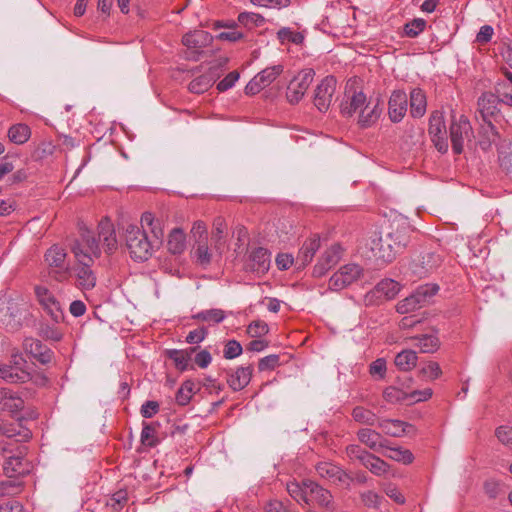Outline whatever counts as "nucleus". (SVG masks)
Returning a JSON list of instances; mask_svg holds the SVG:
<instances>
[{
  "label": "nucleus",
  "instance_id": "obj_1",
  "mask_svg": "<svg viewBox=\"0 0 512 512\" xmlns=\"http://www.w3.org/2000/svg\"><path fill=\"white\" fill-rule=\"evenodd\" d=\"M101 247L107 254H112L118 247L114 226L108 218L99 222L97 237L87 227L80 226V237L70 245L71 252L78 263L75 274L77 285L81 290H91L96 285L97 278L91 265L100 257Z\"/></svg>",
  "mask_w": 512,
  "mask_h": 512
},
{
  "label": "nucleus",
  "instance_id": "obj_2",
  "mask_svg": "<svg viewBox=\"0 0 512 512\" xmlns=\"http://www.w3.org/2000/svg\"><path fill=\"white\" fill-rule=\"evenodd\" d=\"M125 242L131 258L135 261L143 262L151 257L154 244L149 240L146 232L139 226H127Z\"/></svg>",
  "mask_w": 512,
  "mask_h": 512
},
{
  "label": "nucleus",
  "instance_id": "obj_3",
  "mask_svg": "<svg viewBox=\"0 0 512 512\" xmlns=\"http://www.w3.org/2000/svg\"><path fill=\"white\" fill-rule=\"evenodd\" d=\"M394 236L400 238V231L388 232L385 237L381 233H374L371 236L368 245L376 259L385 263L391 262L395 255L404 248V243L401 241H394V245H391Z\"/></svg>",
  "mask_w": 512,
  "mask_h": 512
},
{
  "label": "nucleus",
  "instance_id": "obj_4",
  "mask_svg": "<svg viewBox=\"0 0 512 512\" xmlns=\"http://www.w3.org/2000/svg\"><path fill=\"white\" fill-rule=\"evenodd\" d=\"M452 149L455 154H461L466 143L473 137V130L468 118L464 115H452L449 128Z\"/></svg>",
  "mask_w": 512,
  "mask_h": 512
},
{
  "label": "nucleus",
  "instance_id": "obj_5",
  "mask_svg": "<svg viewBox=\"0 0 512 512\" xmlns=\"http://www.w3.org/2000/svg\"><path fill=\"white\" fill-rule=\"evenodd\" d=\"M364 276L363 268L355 263L346 264L339 268L329 279V288L334 291H339Z\"/></svg>",
  "mask_w": 512,
  "mask_h": 512
},
{
  "label": "nucleus",
  "instance_id": "obj_6",
  "mask_svg": "<svg viewBox=\"0 0 512 512\" xmlns=\"http://www.w3.org/2000/svg\"><path fill=\"white\" fill-rule=\"evenodd\" d=\"M315 72L311 68L300 71L289 83L286 91L287 100L291 104L298 103L306 93L314 79Z\"/></svg>",
  "mask_w": 512,
  "mask_h": 512
},
{
  "label": "nucleus",
  "instance_id": "obj_7",
  "mask_svg": "<svg viewBox=\"0 0 512 512\" xmlns=\"http://www.w3.org/2000/svg\"><path fill=\"white\" fill-rule=\"evenodd\" d=\"M428 133L435 148L442 154L448 151L447 131L441 112L434 111L429 119Z\"/></svg>",
  "mask_w": 512,
  "mask_h": 512
},
{
  "label": "nucleus",
  "instance_id": "obj_8",
  "mask_svg": "<svg viewBox=\"0 0 512 512\" xmlns=\"http://www.w3.org/2000/svg\"><path fill=\"white\" fill-rule=\"evenodd\" d=\"M66 257V251L57 245L49 248L45 254V261L48 266L57 269L53 275L57 281H64L70 275V266L66 263Z\"/></svg>",
  "mask_w": 512,
  "mask_h": 512
},
{
  "label": "nucleus",
  "instance_id": "obj_9",
  "mask_svg": "<svg viewBox=\"0 0 512 512\" xmlns=\"http://www.w3.org/2000/svg\"><path fill=\"white\" fill-rule=\"evenodd\" d=\"M337 81L333 76L325 77L316 87L314 105L320 112H326L333 99Z\"/></svg>",
  "mask_w": 512,
  "mask_h": 512
},
{
  "label": "nucleus",
  "instance_id": "obj_10",
  "mask_svg": "<svg viewBox=\"0 0 512 512\" xmlns=\"http://www.w3.org/2000/svg\"><path fill=\"white\" fill-rule=\"evenodd\" d=\"M316 471L321 478L338 486L348 487L352 482V477L346 471L330 462L318 463Z\"/></svg>",
  "mask_w": 512,
  "mask_h": 512
},
{
  "label": "nucleus",
  "instance_id": "obj_11",
  "mask_svg": "<svg viewBox=\"0 0 512 512\" xmlns=\"http://www.w3.org/2000/svg\"><path fill=\"white\" fill-rule=\"evenodd\" d=\"M227 59H222L217 63L213 64L207 73L193 79L189 83V91L195 94H201L206 92L220 76L222 68L226 65Z\"/></svg>",
  "mask_w": 512,
  "mask_h": 512
},
{
  "label": "nucleus",
  "instance_id": "obj_12",
  "mask_svg": "<svg viewBox=\"0 0 512 512\" xmlns=\"http://www.w3.org/2000/svg\"><path fill=\"white\" fill-rule=\"evenodd\" d=\"M271 263L270 252L263 247L253 249L246 260L245 269L258 275L265 274Z\"/></svg>",
  "mask_w": 512,
  "mask_h": 512
},
{
  "label": "nucleus",
  "instance_id": "obj_13",
  "mask_svg": "<svg viewBox=\"0 0 512 512\" xmlns=\"http://www.w3.org/2000/svg\"><path fill=\"white\" fill-rule=\"evenodd\" d=\"M307 488L310 502L314 501L319 507L324 509L325 512H334L336 510V504L329 490L312 480L309 481Z\"/></svg>",
  "mask_w": 512,
  "mask_h": 512
},
{
  "label": "nucleus",
  "instance_id": "obj_14",
  "mask_svg": "<svg viewBox=\"0 0 512 512\" xmlns=\"http://www.w3.org/2000/svg\"><path fill=\"white\" fill-rule=\"evenodd\" d=\"M35 293L38 298V301L47 311V313L51 316V318L55 322H59L62 319L63 314L60 304L56 300L54 295L44 286H37L35 288Z\"/></svg>",
  "mask_w": 512,
  "mask_h": 512
},
{
  "label": "nucleus",
  "instance_id": "obj_15",
  "mask_svg": "<svg viewBox=\"0 0 512 512\" xmlns=\"http://www.w3.org/2000/svg\"><path fill=\"white\" fill-rule=\"evenodd\" d=\"M407 95L402 90L393 91L388 103V114L392 122H400L407 112Z\"/></svg>",
  "mask_w": 512,
  "mask_h": 512
},
{
  "label": "nucleus",
  "instance_id": "obj_16",
  "mask_svg": "<svg viewBox=\"0 0 512 512\" xmlns=\"http://www.w3.org/2000/svg\"><path fill=\"white\" fill-rule=\"evenodd\" d=\"M341 258V247L334 244L329 247L319 258L317 264L314 266V276H323L332 266L336 265Z\"/></svg>",
  "mask_w": 512,
  "mask_h": 512
},
{
  "label": "nucleus",
  "instance_id": "obj_17",
  "mask_svg": "<svg viewBox=\"0 0 512 512\" xmlns=\"http://www.w3.org/2000/svg\"><path fill=\"white\" fill-rule=\"evenodd\" d=\"M21 357H14V365H0V378L10 383L25 382L30 375L25 372L21 365L24 364Z\"/></svg>",
  "mask_w": 512,
  "mask_h": 512
},
{
  "label": "nucleus",
  "instance_id": "obj_18",
  "mask_svg": "<svg viewBox=\"0 0 512 512\" xmlns=\"http://www.w3.org/2000/svg\"><path fill=\"white\" fill-rule=\"evenodd\" d=\"M500 103L496 94L491 92L483 93L478 99V111L486 123L490 124V118L498 114Z\"/></svg>",
  "mask_w": 512,
  "mask_h": 512
},
{
  "label": "nucleus",
  "instance_id": "obj_19",
  "mask_svg": "<svg viewBox=\"0 0 512 512\" xmlns=\"http://www.w3.org/2000/svg\"><path fill=\"white\" fill-rule=\"evenodd\" d=\"M22 451L17 456H9L4 464L3 471L8 478H14L28 474L31 469V465L28 460H25L22 456Z\"/></svg>",
  "mask_w": 512,
  "mask_h": 512
},
{
  "label": "nucleus",
  "instance_id": "obj_20",
  "mask_svg": "<svg viewBox=\"0 0 512 512\" xmlns=\"http://www.w3.org/2000/svg\"><path fill=\"white\" fill-rule=\"evenodd\" d=\"M253 367L248 365L246 367H238L235 371L228 370L227 383L234 391L244 389L251 381Z\"/></svg>",
  "mask_w": 512,
  "mask_h": 512
},
{
  "label": "nucleus",
  "instance_id": "obj_21",
  "mask_svg": "<svg viewBox=\"0 0 512 512\" xmlns=\"http://www.w3.org/2000/svg\"><path fill=\"white\" fill-rule=\"evenodd\" d=\"M367 99L363 92H353L345 94V99L341 103V113L345 117H352L355 113H360Z\"/></svg>",
  "mask_w": 512,
  "mask_h": 512
},
{
  "label": "nucleus",
  "instance_id": "obj_22",
  "mask_svg": "<svg viewBox=\"0 0 512 512\" xmlns=\"http://www.w3.org/2000/svg\"><path fill=\"white\" fill-rule=\"evenodd\" d=\"M213 37L210 33L204 30H194L186 33L182 38V43L188 49L198 51L211 44Z\"/></svg>",
  "mask_w": 512,
  "mask_h": 512
},
{
  "label": "nucleus",
  "instance_id": "obj_23",
  "mask_svg": "<svg viewBox=\"0 0 512 512\" xmlns=\"http://www.w3.org/2000/svg\"><path fill=\"white\" fill-rule=\"evenodd\" d=\"M24 349L42 364H47L52 359V351L47 348L40 340L26 338L24 340Z\"/></svg>",
  "mask_w": 512,
  "mask_h": 512
},
{
  "label": "nucleus",
  "instance_id": "obj_24",
  "mask_svg": "<svg viewBox=\"0 0 512 512\" xmlns=\"http://www.w3.org/2000/svg\"><path fill=\"white\" fill-rule=\"evenodd\" d=\"M358 440L369 449L380 452V449L386 447V441L382 435L370 428H361L357 431Z\"/></svg>",
  "mask_w": 512,
  "mask_h": 512
},
{
  "label": "nucleus",
  "instance_id": "obj_25",
  "mask_svg": "<svg viewBox=\"0 0 512 512\" xmlns=\"http://www.w3.org/2000/svg\"><path fill=\"white\" fill-rule=\"evenodd\" d=\"M24 407L22 398L13 394L10 390L0 388V409L16 416Z\"/></svg>",
  "mask_w": 512,
  "mask_h": 512
},
{
  "label": "nucleus",
  "instance_id": "obj_26",
  "mask_svg": "<svg viewBox=\"0 0 512 512\" xmlns=\"http://www.w3.org/2000/svg\"><path fill=\"white\" fill-rule=\"evenodd\" d=\"M226 230L227 224L225 219L221 216L216 217L213 221L211 239L213 241L215 251L220 255L226 247Z\"/></svg>",
  "mask_w": 512,
  "mask_h": 512
},
{
  "label": "nucleus",
  "instance_id": "obj_27",
  "mask_svg": "<svg viewBox=\"0 0 512 512\" xmlns=\"http://www.w3.org/2000/svg\"><path fill=\"white\" fill-rule=\"evenodd\" d=\"M319 248L320 239L318 237L315 236L306 240L300 248L296 258V263L299 265V267L307 266L312 261L315 253Z\"/></svg>",
  "mask_w": 512,
  "mask_h": 512
},
{
  "label": "nucleus",
  "instance_id": "obj_28",
  "mask_svg": "<svg viewBox=\"0 0 512 512\" xmlns=\"http://www.w3.org/2000/svg\"><path fill=\"white\" fill-rule=\"evenodd\" d=\"M378 426L382 431L392 437H401L409 432L412 425L395 419H383L378 422Z\"/></svg>",
  "mask_w": 512,
  "mask_h": 512
},
{
  "label": "nucleus",
  "instance_id": "obj_29",
  "mask_svg": "<svg viewBox=\"0 0 512 512\" xmlns=\"http://www.w3.org/2000/svg\"><path fill=\"white\" fill-rule=\"evenodd\" d=\"M427 101L424 92L420 88H414L410 92V113L414 118L422 117L426 112Z\"/></svg>",
  "mask_w": 512,
  "mask_h": 512
},
{
  "label": "nucleus",
  "instance_id": "obj_30",
  "mask_svg": "<svg viewBox=\"0 0 512 512\" xmlns=\"http://www.w3.org/2000/svg\"><path fill=\"white\" fill-rule=\"evenodd\" d=\"M411 340L415 342L414 346L418 347L422 353H434L440 346L438 337L433 334L415 336Z\"/></svg>",
  "mask_w": 512,
  "mask_h": 512
},
{
  "label": "nucleus",
  "instance_id": "obj_31",
  "mask_svg": "<svg viewBox=\"0 0 512 512\" xmlns=\"http://www.w3.org/2000/svg\"><path fill=\"white\" fill-rule=\"evenodd\" d=\"M167 247L172 254H181L186 248V236L182 229L174 228L168 237Z\"/></svg>",
  "mask_w": 512,
  "mask_h": 512
},
{
  "label": "nucleus",
  "instance_id": "obj_32",
  "mask_svg": "<svg viewBox=\"0 0 512 512\" xmlns=\"http://www.w3.org/2000/svg\"><path fill=\"white\" fill-rule=\"evenodd\" d=\"M310 480H303L301 483L290 481L287 483V492L297 502L303 501L305 504H310L308 498V483Z\"/></svg>",
  "mask_w": 512,
  "mask_h": 512
},
{
  "label": "nucleus",
  "instance_id": "obj_33",
  "mask_svg": "<svg viewBox=\"0 0 512 512\" xmlns=\"http://www.w3.org/2000/svg\"><path fill=\"white\" fill-rule=\"evenodd\" d=\"M500 167L512 177V142L503 140L498 147Z\"/></svg>",
  "mask_w": 512,
  "mask_h": 512
},
{
  "label": "nucleus",
  "instance_id": "obj_34",
  "mask_svg": "<svg viewBox=\"0 0 512 512\" xmlns=\"http://www.w3.org/2000/svg\"><path fill=\"white\" fill-rule=\"evenodd\" d=\"M380 114L381 110L378 108L377 104L371 106L370 103L366 102L359 113L358 124L362 128L369 127L378 120Z\"/></svg>",
  "mask_w": 512,
  "mask_h": 512
},
{
  "label": "nucleus",
  "instance_id": "obj_35",
  "mask_svg": "<svg viewBox=\"0 0 512 512\" xmlns=\"http://www.w3.org/2000/svg\"><path fill=\"white\" fill-rule=\"evenodd\" d=\"M417 354L414 350H403L395 357V365L402 371H410L417 364Z\"/></svg>",
  "mask_w": 512,
  "mask_h": 512
},
{
  "label": "nucleus",
  "instance_id": "obj_36",
  "mask_svg": "<svg viewBox=\"0 0 512 512\" xmlns=\"http://www.w3.org/2000/svg\"><path fill=\"white\" fill-rule=\"evenodd\" d=\"M351 415L354 421L362 425L374 426L379 422L373 411L362 406L353 408Z\"/></svg>",
  "mask_w": 512,
  "mask_h": 512
},
{
  "label": "nucleus",
  "instance_id": "obj_37",
  "mask_svg": "<svg viewBox=\"0 0 512 512\" xmlns=\"http://www.w3.org/2000/svg\"><path fill=\"white\" fill-rule=\"evenodd\" d=\"M31 130L26 124H15L8 131L9 140L15 144H24L30 138Z\"/></svg>",
  "mask_w": 512,
  "mask_h": 512
},
{
  "label": "nucleus",
  "instance_id": "obj_38",
  "mask_svg": "<svg viewBox=\"0 0 512 512\" xmlns=\"http://www.w3.org/2000/svg\"><path fill=\"white\" fill-rule=\"evenodd\" d=\"M192 254L196 263L202 267H207L211 263L212 253L210 252L207 242L204 240L197 241Z\"/></svg>",
  "mask_w": 512,
  "mask_h": 512
},
{
  "label": "nucleus",
  "instance_id": "obj_39",
  "mask_svg": "<svg viewBox=\"0 0 512 512\" xmlns=\"http://www.w3.org/2000/svg\"><path fill=\"white\" fill-rule=\"evenodd\" d=\"M284 67L280 64L263 69L255 77L263 88L269 86L283 72Z\"/></svg>",
  "mask_w": 512,
  "mask_h": 512
},
{
  "label": "nucleus",
  "instance_id": "obj_40",
  "mask_svg": "<svg viewBox=\"0 0 512 512\" xmlns=\"http://www.w3.org/2000/svg\"><path fill=\"white\" fill-rule=\"evenodd\" d=\"M196 348H190L189 350H169L168 357L174 361L176 367L180 370H185L188 367L191 354L195 352Z\"/></svg>",
  "mask_w": 512,
  "mask_h": 512
},
{
  "label": "nucleus",
  "instance_id": "obj_41",
  "mask_svg": "<svg viewBox=\"0 0 512 512\" xmlns=\"http://www.w3.org/2000/svg\"><path fill=\"white\" fill-rule=\"evenodd\" d=\"M375 289L385 299H392L400 291V286L398 282L392 279H384L377 284Z\"/></svg>",
  "mask_w": 512,
  "mask_h": 512
},
{
  "label": "nucleus",
  "instance_id": "obj_42",
  "mask_svg": "<svg viewBox=\"0 0 512 512\" xmlns=\"http://www.w3.org/2000/svg\"><path fill=\"white\" fill-rule=\"evenodd\" d=\"M386 452L383 453L385 457H388L394 461L402 462L404 464L412 463L414 457L410 450L403 449L401 447L391 448L386 445Z\"/></svg>",
  "mask_w": 512,
  "mask_h": 512
},
{
  "label": "nucleus",
  "instance_id": "obj_43",
  "mask_svg": "<svg viewBox=\"0 0 512 512\" xmlns=\"http://www.w3.org/2000/svg\"><path fill=\"white\" fill-rule=\"evenodd\" d=\"M362 465L369 469L371 473L377 476L386 474L389 469V465L384 460L373 454H370V456H368Z\"/></svg>",
  "mask_w": 512,
  "mask_h": 512
},
{
  "label": "nucleus",
  "instance_id": "obj_44",
  "mask_svg": "<svg viewBox=\"0 0 512 512\" xmlns=\"http://www.w3.org/2000/svg\"><path fill=\"white\" fill-rule=\"evenodd\" d=\"M127 502L128 492L124 489H120L106 499V506L110 508L112 512H118Z\"/></svg>",
  "mask_w": 512,
  "mask_h": 512
},
{
  "label": "nucleus",
  "instance_id": "obj_45",
  "mask_svg": "<svg viewBox=\"0 0 512 512\" xmlns=\"http://www.w3.org/2000/svg\"><path fill=\"white\" fill-rule=\"evenodd\" d=\"M225 317V312L221 309L203 310L193 315V319L216 324L222 322Z\"/></svg>",
  "mask_w": 512,
  "mask_h": 512
},
{
  "label": "nucleus",
  "instance_id": "obj_46",
  "mask_svg": "<svg viewBox=\"0 0 512 512\" xmlns=\"http://www.w3.org/2000/svg\"><path fill=\"white\" fill-rule=\"evenodd\" d=\"M238 22L249 28L252 29L254 27L262 26L265 22V19L262 15L253 13V12H242L238 16Z\"/></svg>",
  "mask_w": 512,
  "mask_h": 512
},
{
  "label": "nucleus",
  "instance_id": "obj_47",
  "mask_svg": "<svg viewBox=\"0 0 512 512\" xmlns=\"http://www.w3.org/2000/svg\"><path fill=\"white\" fill-rule=\"evenodd\" d=\"M438 290H439V286L437 284L428 283V284L419 286L416 289V291L414 292V294L420 301V304H422L424 306L426 303L429 302V300L434 295H436Z\"/></svg>",
  "mask_w": 512,
  "mask_h": 512
},
{
  "label": "nucleus",
  "instance_id": "obj_48",
  "mask_svg": "<svg viewBox=\"0 0 512 512\" xmlns=\"http://www.w3.org/2000/svg\"><path fill=\"white\" fill-rule=\"evenodd\" d=\"M419 375L425 381L437 379L441 374V368L437 362L429 361L419 369Z\"/></svg>",
  "mask_w": 512,
  "mask_h": 512
},
{
  "label": "nucleus",
  "instance_id": "obj_49",
  "mask_svg": "<svg viewBox=\"0 0 512 512\" xmlns=\"http://www.w3.org/2000/svg\"><path fill=\"white\" fill-rule=\"evenodd\" d=\"M423 305L420 304V301L416 297V295L413 293L410 296L406 297L405 299L401 300L397 306V312L400 314H407L410 312L415 311L416 309L422 307Z\"/></svg>",
  "mask_w": 512,
  "mask_h": 512
},
{
  "label": "nucleus",
  "instance_id": "obj_50",
  "mask_svg": "<svg viewBox=\"0 0 512 512\" xmlns=\"http://www.w3.org/2000/svg\"><path fill=\"white\" fill-rule=\"evenodd\" d=\"M141 443L143 445L154 447L158 444V439L156 437V428L152 423H143V428L141 431Z\"/></svg>",
  "mask_w": 512,
  "mask_h": 512
},
{
  "label": "nucleus",
  "instance_id": "obj_51",
  "mask_svg": "<svg viewBox=\"0 0 512 512\" xmlns=\"http://www.w3.org/2000/svg\"><path fill=\"white\" fill-rule=\"evenodd\" d=\"M383 397L389 403H398L408 400V392L395 386H389L384 390Z\"/></svg>",
  "mask_w": 512,
  "mask_h": 512
},
{
  "label": "nucleus",
  "instance_id": "obj_52",
  "mask_svg": "<svg viewBox=\"0 0 512 512\" xmlns=\"http://www.w3.org/2000/svg\"><path fill=\"white\" fill-rule=\"evenodd\" d=\"M21 490L22 485L18 480L9 478L6 481L0 482V497L17 495Z\"/></svg>",
  "mask_w": 512,
  "mask_h": 512
},
{
  "label": "nucleus",
  "instance_id": "obj_53",
  "mask_svg": "<svg viewBox=\"0 0 512 512\" xmlns=\"http://www.w3.org/2000/svg\"><path fill=\"white\" fill-rule=\"evenodd\" d=\"M495 92L501 103L512 106V86H508L506 82H498Z\"/></svg>",
  "mask_w": 512,
  "mask_h": 512
},
{
  "label": "nucleus",
  "instance_id": "obj_54",
  "mask_svg": "<svg viewBox=\"0 0 512 512\" xmlns=\"http://www.w3.org/2000/svg\"><path fill=\"white\" fill-rule=\"evenodd\" d=\"M426 27V21L422 18H416L408 22L404 26L406 36L414 38L418 36Z\"/></svg>",
  "mask_w": 512,
  "mask_h": 512
},
{
  "label": "nucleus",
  "instance_id": "obj_55",
  "mask_svg": "<svg viewBox=\"0 0 512 512\" xmlns=\"http://www.w3.org/2000/svg\"><path fill=\"white\" fill-rule=\"evenodd\" d=\"M278 39L281 42H291L294 44H301L304 41V36L300 32L292 31L290 28H281L277 33Z\"/></svg>",
  "mask_w": 512,
  "mask_h": 512
},
{
  "label": "nucleus",
  "instance_id": "obj_56",
  "mask_svg": "<svg viewBox=\"0 0 512 512\" xmlns=\"http://www.w3.org/2000/svg\"><path fill=\"white\" fill-rule=\"evenodd\" d=\"M193 386L194 384L192 382L186 381L178 389L176 393V402L179 405L184 406L189 403L193 393Z\"/></svg>",
  "mask_w": 512,
  "mask_h": 512
},
{
  "label": "nucleus",
  "instance_id": "obj_57",
  "mask_svg": "<svg viewBox=\"0 0 512 512\" xmlns=\"http://www.w3.org/2000/svg\"><path fill=\"white\" fill-rule=\"evenodd\" d=\"M346 454L351 460H359L363 464L371 453L357 444H351L346 447Z\"/></svg>",
  "mask_w": 512,
  "mask_h": 512
},
{
  "label": "nucleus",
  "instance_id": "obj_58",
  "mask_svg": "<svg viewBox=\"0 0 512 512\" xmlns=\"http://www.w3.org/2000/svg\"><path fill=\"white\" fill-rule=\"evenodd\" d=\"M269 331V327L266 322L261 320L253 321L247 328V333L252 338H260L266 335Z\"/></svg>",
  "mask_w": 512,
  "mask_h": 512
},
{
  "label": "nucleus",
  "instance_id": "obj_59",
  "mask_svg": "<svg viewBox=\"0 0 512 512\" xmlns=\"http://www.w3.org/2000/svg\"><path fill=\"white\" fill-rule=\"evenodd\" d=\"M253 5L273 8V9H282L286 8L291 4V0H250Z\"/></svg>",
  "mask_w": 512,
  "mask_h": 512
},
{
  "label": "nucleus",
  "instance_id": "obj_60",
  "mask_svg": "<svg viewBox=\"0 0 512 512\" xmlns=\"http://www.w3.org/2000/svg\"><path fill=\"white\" fill-rule=\"evenodd\" d=\"M242 354V346L236 340H229L224 349L226 359H234Z\"/></svg>",
  "mask_w": 512,
  "mask_h": 512
},
{
  "label": "nucleus",
  "instance_id": "obj_61",
  "mask_svg": "<svg viewBox=\"0 0 512 512\" xmlns=\"http://www.w3.org/2000/svg\"><path fill=\"white\" fill-rule=\"evenodd\" d=\"M239 79V73L237 71L230 72L224 79L217 84V90L219 92H225L232 88L236 81Z\"/></svg>",
  "mask_w": 512,
  "mask_h": 512
},
{
  "label": "nucleus",
  "instance_id": "obj_62",
  "mask_svg": "<svg viewBox=\"0 0 512 512\" xmlns=\"http://www.w3.org/2000/svg\"><path fill=\"white\" fill-rule=\"evenodd\" d=\"M279 355L271 354L260 359L258 368L260 371L272 370L279 365Z\"/></svg>",
  "mask_w": 512,
  "mask_h": 512
},
{
  "label": "nucleus",
  "instance_id": "obj_63",
  "mask_svg": "<svg viewBox=\"0 0 512 512\" xmlns=\"http://www.w3.org/2000/svg\"><path fill=\"white\" fill-rule=\"evenodd\" d=\"M495 436L504 445L512 444V427L499 426L495 431Z\"/></svg>",
  "mask_w": 512,
  "mask_h": 512
},
{
  "label": "nucleus",
  "instance_id": "obj_64",
  "mask_svg": "<svg viewBox=\"0 0 512 512\" xmlns=\"http://www.w3.org/2000/svg\"><path fill=\"white\" fill-rule=\"evenodd\" d=\"M361 499L364 505L369 508H377L381 501V497L373 491H367L362 493Z\"/></svg>",
  "mask_w": 512,
  "mask_h": 512
}]
</instances>
